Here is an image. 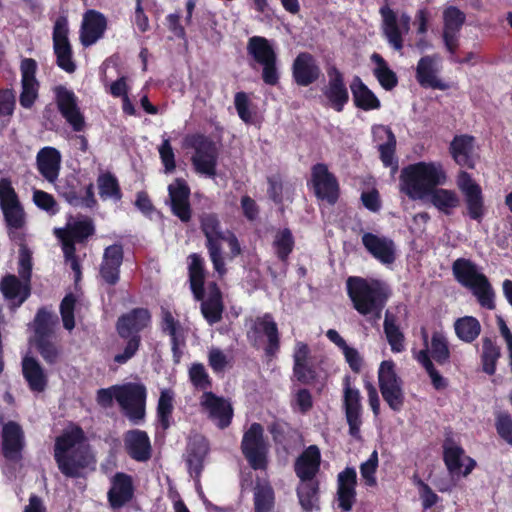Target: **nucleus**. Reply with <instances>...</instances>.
Here are the masks:
<instances>
[{"label":"nucleus","instance_id":"obj_1","mask_svg":"<svg viewBox=\"0 0 512 512\" xmlns=\"http://www.w3.org/2000/svg\"><path fill=\"white\" fill-rule=\"evenodd\" d=\"M85 441V432L78 425L56 437L53 456L59 471L65 477L79 478L84 470L95 465V456Z\"/></svg>","mask_w":512,"mask_h":512},{"label":"nucleus","instance_id":"obj_38","mask_svg":"<svg viewBox=\"0 0 512 512\" xmlns=\"http://www.w3.org/2000/svg\"><path fill=\"white\" fill-rule=\"evenodd\" d=\"M36 165L43 178L50 183H54L61 168V154L54 147H44L37 153Z\"/></svg>","mask_w":512,"mask_h":512},{"label":"nucleus","instance_id":"obj_59","mask_svg":"<svg viewBox=\"0 0 512 512\" xmlns=\"http://www.w3.org/2000/svg\"><path fill=\"white\" fill-rule=\"evenodd\" d=\"M274 499V491L271 486L257 487L254 492V511L271 512L274 507Z\"/></svg>","mask_w":512,"mask_h":512},{"label":"nucleus","instance_id":"obj_6","mask_svg":"<svg viewBox=\"0 0 512 512\" xmlns=\"http://www.w3.org/2000/svg\"><path fill=\"white\" fill-rule=\"evenodd\" d=\"M183 148L192 149V165L196 172L214 177L216 175L218 148L213 139L203 133L195 132L185 135Z\"/></svg>","mask_w":512,"mask_h":512},{"label":"nucleus","instance_id":"obj_39","mask_svg":"<svg viewBox=\"0 0 512 512\" xmlns=\"http://www.w3.org/2000/svg\"><path fill=\"white\" fill-rule=\"evenodd\" d=\"M436 55H426L419 59L416 67V80L423 88L446 90L448 85L438 79Z\"/></svg>","mask_w":512,"mask_h":512},{"label":"nucleus","instance_id":"obj_57","mask_svg":"<svg viewBox=\"0 0 512 512\" xmlns=\"http://www.w3.org/2000/svg\"><path fill=\"white\" fill-rule=\"evenodd\" d=\"M431 356L439 364L444 365L449 362L451 353L446 337L439 332H434L431 337Z\"/></svg>","mask_w":512,"mask_h":512},{"label":"nucleus","instance_id":"obj_55","mask_svg":"<svg viewBox=\"0 0 512 512\" xmlns=\"http://www.w3.org/2000/svg\"><path fill=\"white\" fill-rule=\"evenodd\" d=\"M200 310L204 319L210 324H216L222 320L225 309L223 298L205 296L199 300Z\"/></svg>","mask_w":512,"mask_h":512},{"label":"nucleus","instance_id":"obj_31","mask_svg":"<svg viewBox=\"0 0 512 512\" xmlns=\"http://www.w3.org/2000/svg\"><path fill=\"white\" fill-rule=\"evenodd\" d=\"M107 29V19L99 11L88 10L83 17L80 30V42L84 47H90L104 36Z\"/></svg>","mask_w":512,"mask_h":512},{"label":"nucleus","instance_id":"obj_10","mask_svg":"<svg viewBox=\"0 0 512 512\" xmlns=\"http://www.w3.org/2000/svg\"><path fill=\"white\" fill-rule=\"evenodd\" d=\"M95 231L93 219L80 216L77 219L70 217L65 227L54 229V235L61 243L64 257H72L76 253V244L86 243Z\"/></svg>","mask_w":512,"mask_h":512},{"label":"nucleus","instance_id":"obj_17","mask_svg":"<svg viewBox=\"0 0 512 512\" xmlns=\"http://www.w3.org/2000/svg\"><path fill=\"white\" fill-rule=\"evenodd\" d=\"M328 83L321 89L325 106L341 113L349 102V91L345 83L344 74L336 67L327 69Z\"/></svg>","mask_w":512,"mask_h":512},{"label":"nucleus","instance_id":"obj_7","mask_svg":"<svg viewBox=\"0 0 512 512\" xmlns=\"http://www.w3.org/2000/svg\"><path fill=\"white\" fill-rule=\"evenodd\" d=\"M0 208L9 238L12 241H24V235L19 230L25 225V212L9 178L0 179Z\"/></svg>","mask_w":512,"mask_h":512},{"label":"nucleus","instance_id":"obj_34","mask_svg":"<svg viewBox=\"0 0 512 512\" xmlns=\"http://www.w3.org/2000/svg\"><path fill=\"white\" fill-rule=\"evenodd\" d=\"M321 467V452L317 445H310L296 458L294 472L300 481L315 479Z\"/></svg>","mask_w":512,"mask_h":512},{"label":"nucleus","instance_id":"obj_16","mask_svg":"<svg viewBox=\"0 0 512 512\" xmlns=\"http://www.w3.org/2000/svg\"><path fill=\"white\" fill-rule=\"evenodd\" d=\"M57 109L65 121L75 132L84 130L85 117L78 105L75 93L64 85H58L53 89Z\"/></svg>","mask_w":512,"mask_h":512},{"label":"nucleus","instance_id":"obj_64","mask_svg":"<svg viewBox=\"0 0 512 512\" xmlns=\"http://www.w3.org/2000/svg\"><path fill=\"white\" fill-rule=\"evenodd\" d=\"M495 428L499 437L512 446V416L507 411L496 414Z\"/></svg>","mask_w":512,"mask_h":512},{"label":"nucleus","instance_id":"obj_4","mask_svg":"<svg viewBox=\"0 0 512 512\" xmlns=\"http://www.w3.org/2000/svg\"><path fill=\"white\" fill-rule=\"evenodd\" d=\"M152 314L149 309L136 307L121 314L115 323V330L125 342L121 352L114 355V362L123 365L135 357L142 345V332L150 328Z\"/></svg>","mask_w":512,"mask_h":512},{"label":"nucleus","instance_id":"obj_3","mask_svg":"<svg viewBox=\"0 0 512 512\" xmlns=\"http://www.w3.org/2000/svg\"><path fill=\"white\" fill-rule=\"evenodd\" d=\"M446 173L441 164L417 162L401 170L400 191L411 200H422L439 185L446 182Z\"/></svg>","mask_w":512,"mask_h":512},{"label":"nucleus","instance_id":"obj_53","mask_svg":"<svg viewBox=\"0 0 512 512\" xmlns=\"http://www.w3.org/2000/svg\"><path fill=\"white\" fill-rule=\"evenodd\" d=\"M57 322L58 318L46 307L39 308L34 318L35 340L51 338Z\"/></svg>","mask_w":512,"mask_h":512},{"label":"nucleus","instance_id":"obj_27","mask_svg":"<svg viewBox=\"0 0 512 512\" xmlns=\"http://www.w3.org/2000/svg\"><path fill=\"white\" fill-rule=\"evenodd\" d=\"M31 290V282L14 274H6L0 280V292L10 302L13 310L19 308L30 297Z\"/></svg>","mask_w":512,"mask_h":512},{"label":"nucleus","instance_id":"obj_41","mask_svg":"<svg viewBox=\"0 0 512 512\" xmlns=\"http://www.w3.org/2000/svg\"><path fill=\"white\" fill-rule=\"evenodd\" d=\"M382 18V33L390 46L396 51L403 49L404 40L403 33L398 23L397 14L389 7L388 4L379 9Z\"/></svg>","mask_w":512,"mask_h":512},{"label":"nucleus","instance_id":"obj_58","mask_svg":"<svg viewBox=\"0 0 512 512\" xmlns=\"http://www.w3.org/2000/svg\"><path fill=\"white\" fill-rule=\"evenodd\" d=\"M188 376L194 388L203 392L212 388V379L202 363H193L189 367Z\"/></svg>","mask_w":512,"mask_h":512},{"label":"nucleus","instance_id":"obj_63","mask_svg":"<svg viewBox=\"0 0 512 512\" xmlns=\"http://www.w3.org/2000/svg\"><path fill=\"white\" fill-rule=\"evenodd\" d=\"M161 331L165 334H168L170 339L182 337V327L171 311L167 309H163L161 313V321H160Z\"/></svg>","mask_w":512,"mask_h":512},{"label":"nucleus","instance_id":"obj_20","mask_svg":"<svg viewBox=\"0 0 512 512\" xmlns=\"http://www.w3.org/2000/svg\"><path fill=\"white\" fill-rule=\"evenodd\" d=\"M466 15L456 6H448L443 11L442 39L446 50L454 56L459 48L460 31Z\"/></svg>","mask_w":512,"mask_h":512},{"label":"nucleus","instance_id":"obj_12","mask_svg":"<svg viewBox=\"0 0 512 512\" xmlns=\"http://www.w3.org/2000/svg\"><path fill=\"white\" fill-rule=\"evenodd\" d=\"M241 451L253 470L266 469L268 445L264 438L263 426L260 423H252L244 432Z\"/></svg>","mask_w":512,"mask_h":512},{"label":"nucleus","instance_id":"obj_18","mask_svg":"<svg viewBox=\"0 0 512 512\" xmlns=\"http://www.w3.org/2000/svg\"><path fill=\"white\" fill-rule=\"evenodd\" d=\"M200 406L217 428L224 430L232 423L234 409L230 401L223 396L205 391L200 397Z\"/></svg>","mask_w":512,"mask_h":512},{"label":"nucleus","instance_id":"obj_24","mask_svg":"<svg viewBox=\"0 0 512 512\" xmlns=\"http://www.w3.org/2000/svg\"><path fill=\"white\" fill-rule=\"evenodd\" d=\"M123 260L124 249L121 243H114L104 249L99 274L106 284L115 286L119 282Z\"/></svg>","mask_w":512,"mask_h":512},{"label":"nucleus","instance_id":"obj_30","mask_svg":"<svg viewBox=\"0 0 512 512\" xmlns=\"http://www.w3.org/2000/svg\"><path fill=\"white\" fill-rule=\"evenodd\" d=\"M24 446V432L21 426L14 421L4 424L2 430L3 456L10 461H18L22 458Z\"/></svg>","mask_w":512,"mask_h":512},{"label":"nucleus","instance_id":"obj_2","mask_svg":"<svg viewBox=\"0 0 512 512\" xmlns=\"http://www.w3.org/2000/svg\"><path fill=\"white\" fill-rule=\"evenodd\" d=\"M346 292L353 308L368 321L376 324L382 317V311L390 297L389 287L375 278L349 276L346 280Z\"/></svg>","mask_w":512,"mask_h":512},{"label":"nucleus","instance_id":"obj_32","mask_svg":"<svg viewBox=\"0 0 512 512\" xmlns=\"http://www.w3.org/2000/svg\"><path fill=\"white\" fill-rule=\"evenodd\" d=\"M357 473L355 468L346 467L337 476L338 507L350 511L356 501Z\"/></svg>","mask_w":512,"mask_h":512},{"label":"nucleus","instance_id":"obj_22","mask_svg":"<svg viewBox=\"0 0 512 512\" xmlns=\"http://www.w3.org/2000/svg\"><path fill=\"white\" fill-rule=\"evenodd\" d=\"M292 79L300 87H308L319 80L322 75L320 65L309 52H300L293 60Z\"/></svg>","mask_w":512,"mask_h":512},{"label":"nucleus","instance_id":"obj_13","mask_svg":"<svg viewBox=\"0 0 512 512\" xmlns=\"http://www.w3.org/2000/svg\"><path fill=\"white\" fill-rule=\"evenodd\" d=\"M53 52L57 66L67 73H74L76 64L73 60V49L69 41V22L65 15H59L52 31Z\"/></svg>","mask_w":512,"mask_h":512},{"label":"nucleus","instance_id":"obj_14","mask_svg":"<svg viewBox=\"0 0 512 512\" xmlns=\"http://www.w3.org/2000/svg\"><path fill=\"white\" fill-rule=\"evenodd\" d=\"M307 184L318 200L326 201L330 205L338 202L340 185L325 163H316L311 167V178Z\"/></svg>","mask_w":512,"mask_h":512},{"label":"nucleus","instance_id":"obj_47","mask_svg":"<svg viewBox=\"0 0 512 512\" xmlns=\"http://www.w3.org/2000/svg\"><path fill=\"white\" fill-rule=\"evenodd\" d=\"M97 187L100 198L120 201L123 193L117 177L110 171L103 172L97 177Z\"/></svg>","mask_w":512,"mask_h":512},{"label":"nucleus","instance_id":"obj_54","mask_svg":"<svg viewBox=\"0 0 512 512\" xmlns=\"http://www.w3.org/2000/svg\"><path fill=\"white\" fill-rule=\"evenodd\" d=\"M464 449L453 443L452 440H446L443 445V461L447 470L451 474L461 472L463 466L462 458L464 457Z\"/></svg>","mask_w":512,"mask_h":512},{"label":"nucleus","instance_id":"obj_9","mask_svg":"<svg viewBox=\"0 0 512 512\" xmlns=\"http://www.w3.org/2000/svg\"><path fill=\"white\" fill-rule=\"evenodd\" d=\"M378 387L383 400L394 412H400L405 403L404 381L396 371L393 360H384L378 368Z\"/></svg>","mask_w":512,"mask_h":512},{"label":"nucleus","instance_id":"obj_35","mask_svg":"<svg viewBox=\"0 0 512 512\" xmlns=\"http://www.w3.org/2000/svg\"><path fill=\"white\" fill-rule=\"evenodd\" d=\"M188 281L195 300H201L205 295L207 269L205 259L199 253H191L188 257Z\"/></svg>","mask_w":512,"mask_h":512},{"label":"nucleus","instance_id":"obj_40","mask_svg":"<svg viewBox=\"0 0 512 512\" xmlns=\"http://www.w3.org/2000/svg\"><path fill=\"white\" fill-rule=\"evenodd\" d=\"M473 150L474 137L468 134L456 135L449 146V152L456 164L467 169L475 168Z\"/></svg>","mask_w":512,"mask_h":512},{"label":"nucleus","instance_id":"obj_51","mask_svg":"<svg viewBox=\"0 0 512 512\" xmlns=\"http://www.w3.org/2000/svg\"><path fill=\"white\" fill-rule=\"evenodd\" d=\"M464 196L466 212L463 214L480 223L486 213L484 196L481 189H470Z\"/></svg>","mask_w":512,"mask_h":512},{"label":"nucleus","instance_id":"obj_33","mask_svg":"<svg viewBox=\"0 0 512 512\" xmlns=\"http://www.w3.org/2000/svg\"><path fill=\"white\" fill-rule=\"evenodd\" d=\"M268 432L271 434L277 450H282L285 454H289L300 444L301 434L287 422L274 421L270 423Z\"/></svg>","mask_w":512,"mask_h":512},{"label":"nucleus","instance_id":"obj_45","mask_svg":"<svg viewBox=\"0 0 512 512\" xmlns=\"http://www.w3.org/2000/svg\"><path fill=\"white\" fill-rule=\"evenodd\" d=\"M200 228L206 238V247L221 245L225 239V232L216 213H203L200 216Z\"/></svg>","mask_w":512,"mask_h":512},{"label":"nucleus","instance_id":"obj_36","mask_svg":"<svg viewBox=\"0 0 512 512\" xmlns=\"http://www.w3.org/2000/svg\"><path fill=\"white\" fill-rule=\"evenodd\" d=\"M481 371L488 375L494 376L497 371L498 362L502 356L501 346L497 343L495 337L485 336L481 339V348L476 346Z\"/></svg>","mask_w":512,"mask_h":512},{"label":"nucleus","instance_id":"obj_62","mask_svg":"<svg viewBox=\"0 0 512 512\" xmlns=\"http://www.w3.org/2000/svg\"><path fill=\"white\" fill-rule=\"evenodd\" d=\"M75 305L76 298L72 293L65 295L60 303V314L63 326L66 330L71 331L75 327Z\"/></svg>","mask_w":512,"mask_h":512},{"label":"nucleus","instance_id":"obj_56","mask_svg":"<svg viewBox=\"0 0 512 512\" xmlns=\"http://www.w3.org/2000/svg\"><path fill=\"white\" fill-rule=\"evenodd\" d=\"M320 483L317 479L301 481L297 487V496L303 510L312 511L314 503L318 500Z\"/></svg>","mask_w":512,"mask_h":512},{"label":"nucleus","instance_id":"obj_26","mask_svg":"<svg viewBox=\"0 0 512 512\" xmlns=\"http://www.w3.org/2000/svg\"><path fill=\"white\" fill-rule=\"evenodd\" d=\"M251 334L254 336L264 334L267 337V345L264 348L267 357L272 358L277 354L280 349V334L271 314L266 313L262 317H257L247 333L249 339Z\"/></svg>","mask_w":512,"mask_h":512},{"label":"nucleus","instance_id":"obj_29","mask_svg":"<svg viewBox=\"0 0 512 512\" xmlns=\"http://www.w3.org/2000/svg\"><path fill=\"white\" fill-rule=\"evenodd\" d=\"M361 240L365 249L382 264L390 265L395 262V243L392 239L366 232Z\"/></svg>","mask_w":512,"mask_h":512},{"label":"nucleus","instance_id":"obj_37","mask_svg":"<svg viewBox=\"0 0 512 512\" xmlns=\"http://www.w3.org/2000/svg\"><path fill=\"white\" fill-rule=\"evenodd\" d=\"M22 375L31 392L42 393L48 386V376L39 361L32 356L22 359Z\"/></svg>","mask_w":512,"mask_h":512},{"label":"nucleus","instance_id":"obj_43","mask_svg":"<svg viewBox=\"0 0 512 512\" xmlns=\"http://www.w3.org/2000/svg\"><path fill=\"white\" fill-rule=\"evenodd\" d=\"M349 88L352 93L354 105L358 109L370 111L381 107V102L378 97L359 76H354Z\"/></svg>","mask_w":512,"mask_h":512},{"label":"nucleus","instance_id":"obj_11","mask_svg":"<svg viewBox=\"0 0 512 512\" xmlns=\"http://www.w3.org/2000/svg\"><path fill=\"white\" fill-rule=\"evenodd\" d=\"M116 401L129 420L137 423L145 417L147 398L146 387L142 383L128 382L116 384Z\"/></svg>","mask_w":512,"mask_h":512},{"label":"nucleus","instance_id":"obj_44","mask_svg":"<svg viewBox=\"0 0 512 512\" xmlns=\"http://www.w3.org/2000/svg\"><path fill=\"white\" fill-rule=\"evenodd\" d=\"M430 203L442 214L451 216L460 205V197L456 191L439 188L438 186L429 194Z\"/></svg>","mask_w":512,"mask_h":512},{"label":"nucleus","instance_id":"obj_25","mask_svg":"<svg viewBox=\"0 0 512 512\" xmlns=\"http://www.w3.org/2000/svg\"><path fill=\"white\" fill-rule=\"evenodd\" d=\"M134 492L132 476L124 472L115 473L107 492L109 506L113 510L124 507L134 498Z\"/></svg>","mask_w":512,"mask_h":512},{"label":"nucleus","instance_id":"obj_23","mask_svg":"<svg viewBox=\"0 0 512 512\" xmlns=\"http://www.w3.org/2000/svg\"><path fill=\"white\" fill-rule=\"evenodd\" d=\"M190 194V187L183 178H176L168 186L171 211L184 223L189 222L192 217Z\"/></svg>","mask_w":512,"mask_h":512},{"label":"nucleus","instance_id":"obj_8","mask_svg":"<svg viewBox=\"0 0 512 512\" xmlns=\"http://www.w3.org/2000/svg\"><path fill=\"white\" fill-rule=\"evenodd\" d=\"M247 54L262 66L261 78L266 85L276 86L280 81L277 53L270 41L263 36H252L247 42Z\"/></svg>","mask_w":512,"mask_h":512},{"label":"nucleus","instance_id":"obj_19","mask_svg":"<svg viewBox=\"0 0 512 512\" xmlns=\"http://www.w3.org/2000/svg\"><path fill=\"white\" fill-rule=\"evenodd\" d=\"M58 193L71 206L89 209L97 206L93 183L82 187L76 177L67 178L63 184H60Z\"/></svg>","mask_w":512,"mask_h":512},{"label":"nucleus","instance_id":"obj_52","mask_svg":"<svg viewBox=\"0 0 512 512\" xmlns=\"http://www.w3.org/2000/svg\"><path fill=\"white\" fill-rule=\"evenodd\" d=\"M173 410L174 393L169 389H164L160 393L156 408L157 421L164 431L171 427Z\"/></svg>","mask_w":512,"mask_h":512},{"label":"nucleus","instance_id":"obj_48","mask_svg":"<svg viewBox=\"0 0 512 512\" xmlns=\"http://www.w3.org/2000/svg\"><path fill=\"white\" fill-rule=\"evenodd\" d=\"M274 253L279 261L288 264L290 254L295 247V238L289 228L276 231L272 242Z\"/></svg>","mask_w":512,"mask_h":512},{"label":"nucleus","instance_id":"obj_5","mask_svg":"<svg viewBox=\"0 0 512 512\" xmlns=\"http://www.w3.org/2000/svg\"><path fill=\"white\" fill-rule=\"evenodd\" d=\"M452 274L461 286L472 292L482 308H496L495 291L488 277L479 270L475 262L467 258H457L452 263Z\"/></svg>","mask_w":512,"mask_h":512},{"label":"nucleus","instance_id":"obj_42","mask_svg":"<svg viewBox=\"0 0 512 512\" xmlns=\"http://www.w3.org/2000/svg\"><path fill=\"white\" fill-rule=\"evenodd\" d=\"M373 134L376 139L386 138V141L378 146L380 160L385 167L396 170L398 168V160L395 157L397 141L392 129L389 126L378 125L373 127Z\"/></svg>","mask_w":512,"mask_h":512},{"label":"nucleus","instance_id":"obj_15","mask_svg":"<svg viewBox=\"0 0 512 512\" xmlns=\"http://www.w3.org/2000/svg\"><path fill=\"white\" fill-rule=\"evenodd\" d=\"M343 409L349 427V435L360 440L363 412L361 394L357 388L351 387V379L348 375L343 379Z\"/></svg>","mask_w":512,"mask_h":512},{"label":"nucleus","instance_id":"obj_50","mask_svg":"<svg viewBox=\"0 0 512 512\" xmlns=\"http://www.w3.org/2000/svg\"><path fill=\"white\" fill-rule=\"evenodd\" d=\"M383 327L386 339L391 347V351L394 353L402 352L405 349V337L403 332L397 325L396 316L392 314L389 310H387L385 313Z\"/></svg>","mask_w":512,"mask_h":512},{"label":"nucleus","instance_id":"obj_60","mask_svg":"<svg viewBox=\"0 0 512 512\" xmlns=\"http://www.w3.org/2000/svg\"><path fill=\"white\" fill-rule=\"evenodd\" d=\"M16 108V97L13 89H0V119L4 125H8Z\"/></svg>","mask_w":512,"mask_h":512},{"label":"nucleus","instance_id":"obj_46","mask_svg":"<svg viewBox=\"0 0 512 512\" xmlns=\"http://www.w3.org/2000/svg\"><path fill=\"white\" fill-rule=\"evenodd\" d=\"M371 61L376 65L373 74L381 87L386 91L393 90L398 85L396 73L390 69L386 60L379 53L374 52L371 55Z\"/></svg>","mask_w":512,"mask_h":512},{"label":"nucleus","instance_id":"obj_49","mask_svg":"<svg viewBox=\"0 0 512 512\" xmlns=\"http://www.w3.org/2000/svg\"><path fill=\"white\" fill-rule=\"evenodd\" d=\"M456 336L465 343H473L482 331L479 320L474 316H463L454 322Z\"/></svg>","mask_w":512,"mask_h":512},{"label":"nucleus","instance_id":"obj_61","mask_svg":"<svg viewBox=\"0 0 512 512\" xmlns=\"http://www.w3.org/2000/svg\"><path fill=\"white\" fill-rule=\"evenodd\" d=\"M379 464L378 452L374 450L369 458L361 463L360 474L364 479L365 485L374 487L377 485L376 472Z\"/></svg>","mask_w":512,"mask_h":512},{"label":"nucleus","instance_id":"obj_28","mask_svg":"<svg viewBox=\"0 0 512 512\" xmlns=\"http://www.w3.org/2000/svg\"><path fill=\"white\" fill-rule=\"evenodd\" d=\"M124 448L129 457L137 462H147L152 456V446L146 431L132 429L123 436Z\"/></svg>","mask_w":512,"mask_h":512},{"label":"nucleus","instance_id":"obj_21","mask_svg":"<svg viewBox=\"0 0 512 512\" xmlns=\"http://www.w3.org/2000/svg\"><path fill=\"white\" fill-rule=\"evenodd\" d=\"M37 62L33 58H24L20 63L21 93L19 103L25 109H31L39 97L40 83L36 79Z\"/></svg>","mask_w":512,"mask_h":512}]
</instances>
